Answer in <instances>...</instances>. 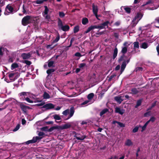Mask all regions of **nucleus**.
Listing matches in <instances>:
<instances>
[{"instance_id":"obj_11","label":"nucleus","mask_w":159,"mask_h":159,"mask_svg":"<svg viewBox=\"0 0 159 159\" xmlns=\"http://www.w3.org/2000/svg\"><path fill=\"white\" fill-rule=\"evenodd\" d=\"M98 25H91L89 27L87 30L85 31V33H88L91 30L95 29H98Z\"/></svg>"},{"instance_id":"obj_61","label":"nucleus","mask_w":159,"mask_h":159,"mask_svg":"<svg viewBox=\"0 0 159 159\" xmlns=\"http://www.w3.org/2000/svg\"><path fill=\"white\" fill-rule=\"evenodd\" d=\"M21 122L22 125H24L26 123V121L24 119H22L21 120Z\"/></svg>"},{"instance_id":"obj_10","label":"nucleus","mask_w":159,"mask_h":159,"mask_svg":"<svg viewBox=\"0 0 159 159\" xmlns=\"http://www.w3.org/2000/svg\"><path fill=\"white\" fill-rule=\"evenodd\" d=\"M93 12L97 18H98L97 13L98 11V9L97 6L93 4L92 5Z\"/></svg>"},{"instance_id":"obj_35","label":"nucleus","mask_w":159,"mask_h":159,"mask_svg":"<svg viewBox=\"0 0 159 159\" xmlns=\"http://www.w3.org/2000/svg\"><path fill=\"white\" fill-rule=\"evenodd\" d=\"M134 48H138L139 47V43L138 42H134Z\"/></svg>"},{"instance_id":"obj_1","label":"nucleus","mask_w":159,"mask_h":159,"mask_svg":"<svg viewBox=\"0 0 159 159\" xmlns=\"http://www.w3.org/2000/svg\"><path fill=\"white\" fill-rule=\"evenodd\" d=\"M75 112V111L74 110V107H71L70 110L67 109L64 111L62 112V114L65 116H66L68 114H69L67 118H66L65 120H67L70 118L71 117H72L74 115V114Z\"/></svg>"},{"instance_id":"obj_51","label":"nucleus","mask_w":159,"mask_h":159,"mask_svg":"<svg viewBox=\"0 0 159 159\" xmlns=\"http://www.w3.org/2000/svg\"><path fill=\"white\" fill-rule=\"evenodd\" d=\"M156 105V102H154L153 103L151 107H149L148 110H151V109H152L153 107H154Z\"/></svg>"},{"instance_id":"obj_25","label":"nucleus","mask_w":159,"mask_h":159,"mask_svg":"<svg viewBox=\"0 0 159 159\" xmlns=\"http://www.w3.org/2000/svg\"><path fill=\"white\" fill-rule=\"evenodd\" d=\"M88 22V20L87 18H84L82 19V23L83 25H86Z\"/></svg>"},{"instance_id":"obj_49","label":"nucleus","mask_w":159,"mask_h":159,"mask_svg":"<svg viewBox=\"0 0 159 159\" xmlns=\"http://www.w3.org/2000/svg\"><path fill=\"white\" fill-rule=\"evenodd\" d=\"M44 1V0H38L36 1V3L37 4H40L42 3Z\"/></svg>"},{"instance_id":"obj_47","label":"nucleus","mask_w":159,"mask_h":159,"mask_svg":"<svg viewBox=\"0 0 159 159\" xmlns=\"http://www.w3.org/2000/svg\"><path fill=\"white\" fill-rule=\"evenodd\" d=\"M124 9L126 12L128 13H129L130 12V9L129 7H125Z\"/></svg>"},{"instance_id":"obj_46","label":"nucleus","mask_w":159,"mask_h":159,"mask_svg":"<svg viewBox=\"0 0 159 159\" xmlns=\"http://www.w3.org/2000/svg\"><path fill=\"white\" fill-rule=\"evenodd\" d=\"M20 125H17L15 127L14 129H13V131H16L17 130H18L20 128Z\"/></svg>"},{"instance_id":"obj_64","label":"nucleus","mask_w":159,"mask_h":159,"mask_svg":"<svg viewBox=\"0 0 159 159\" xmlns=\"http://www.w3.org/2000/svg\"><path fill=\"white\" fill-rule=\"evenodd\" d=\"M132 91L134 93H137V91L136 89H133L132 90Z\"/></svg>"},{"instance_id":"obj_26","label":"nucleus","mask_w":159,"mask_h":159,"mask_svg":"<svg viewBox=\"0 0 159 159\" xmlns=\"http://www.w3.org/2000/svg\"><path fill=\"white\" fill-rule=\"evenodd\" d=\"M48 66L49 67L53 66L54 62L51 60H49L48 61Z\"/></svg>"},{"instance_id":"obj_6","label":"nucleus","mask_w":159,"mask_h":159,"mask_svg":"<svg viewBox=\"0 0 159 159\" xmlns=\"http://www.w3.org/2000/svg\"><path fill=\"white\" fill-rule=\"evenodd\" d=\"M9 77L11 81H14L18 77V73H11L9 74Z\"/></svg>"},{"instance_id":"obj_36","label":"nucleus","mask_w":159,"mask_h":159,"mask_svg":"<svg viewBox=\"0 0 159 159\" xmlns=\"http://www.w3.org/2000/svg\"><path fill=\"white\" fill-rule=\"evenodd\" d=\"M86 66V64L84 63H81L79 64V67L80 69H83Z\"/></svg>"},{"instance_id":"obj_23","label":"nucleus","mask_w":159,"mask_h":159,"mask_svg":"<svg viewBox=\"0 0 159 159\" xmlns=\"http://www.w3.org/2000/svg\"><path fill=\"white\" fill-rule=\"evenodd\" d=\"M108 111V110L107 108H105L100 113V115L101 116H102Z\"/></svg>"},{"instance_id":"obj_45","label":"nucleus","mask_w":159,"mask_h":159,"mask_svg":"<svg viewBox=\"0 0 159 159\" xmlns=\"http://www.w3.org/2000/svg\"><path fill=\"white\" fill-rule=\"evenodd\" d=\"M155 120V118L154 117H152L150 118V119L149 120H148L147 122H148V123L149 124V122L150 121H152V122H153Z\"/></svg>"},{"instance_id":"obj_30","label":"nucleus","mask_w":159,"mask_h":159,"mask_svg":"<svg viewBox=\"0 0 159 159\" xmlns=\"http://www.w3.org/2000/svg\"><path fill=\"white\" fill-rule=\"evenodd\" d=\"M60 127V126H53V127H51L50 129V131H52V130H54V129H59Z\"/></svg>"},{"instance_id":"obj_33","label":"nucleus","mask_w":159,"mask_h":159,"mask_svg":"<svg viewBox=\"0 0 159 159\" xmlns=\"http://www.w3.org/2000/svg\"><path fill=\"white\" fill-rule=\"evenodd\" d=\"M93 96L94 94L91 93L88 94L87 96V98L89 100H90L93 98Z\"/></svg>"},{"instance_id":"obj_40","label":"nucleus","mask_w":159,"mask_h":159,"mask_svg":"<svg viewBox=\"0 0 159 159\" xmlns=\"http://www.w3.org/2000/svg\"><path fill=\"white\" fill-rule=\"evenodd\" d=\"M5 4V1L4 0H0V7H2Z\"/></svg>"},{"instance_id":"obj_5","label":"nucleus","mask_w":159,"mask_h":159,"mask_svg":"<svg viewBox=\"0 0 159 159\" xmlns=\"http://www.w3.org/2000/svg\"><path fill=\"white\" fill-rule=\"evenodd\" d=\"M31 17L29 16L24 17L22 19V23L24 25H26L29 24L30 22Z\"/></svg>"},{"instance_id":"obj_54","label":"nucleus","mask_w":159,"mask_h":159,"mask_svg":"<svg viewBox=\"0 0 159 159\" xmlns=\"http://www.w3.org/2000/svg\"><path fill=\"white\" fill-rule=\"evenodd\" d=\"M116 76V75H111L109 78V79H108L109 81H111L113 78H114Z\"/></svg>"},{"instance_id":"obj_12","label":"nucleus","mask_w":159,"mask_h":159,"mask_svg":"<svg viewBox=\"0 0 159 159\" xmlns=\"http://www.w3.org/2000/svg\"><path fill=\"white\" fill-rule=\"evenodd\" d=\"M123 97L118 96L115 97V99L118 103L120 104L124 100L123 98Z\"/></svg>"},{"instance_id":"obj_59","label":"nucleus","mask_w":159,"mask_h":159,"mask_svg":"<svg viewBox=\"0 0 159 159\" xmlns=\"http://www.w3.org/2000/svg\"><path fill=\"white\" fill-rule=\"evenodd\" d=\"M120 21H117V22H116L115 23L114 25H115L118 26H119L120 25Z\"/></svg>"},{"instance_id":"obj_9","label":"nucleus","mask_w":159,"mask_h":159,"mask_svg":"<svg viewBox=\"0 0 159 159\" xmlns=\"http://www.w3.org/2000/svg\"><path fill=\"white\" fill-rule=\"evenodd\" d=\"M109 23V22L108 21L105 22L100 25H98V29H99V30H101L104 29L105 28V26H107L108 25Z\"/></svg>"},{"instance_id":"obj_7","label":"nucleus","mask_w":159,"mask_h":159,"mask_svg":"<svg viewBox=\"0 0 159 159\" xmlns=\"http://www.w3.org/2000/svg\"><path fill=\"white\" fill-rule=\"evenodd\" d=\"M54 107V106L53 104L51 103H48L43 105L42 107L47 109H52Z\"/></svg>"},{"instance_id":"obj_34","label":"nucleus","mask_w":159,"mask_h":159,"mask_svg":"<svg viewBox=\"0 0 159 159\" xmlns=\"http://www.w3.org/2000/svg\"><path fill=\"white\" fill-rule=\"evenodd\" d=\"M76 138L77 140H83L85 138V136H81V137H78L77 136H76L75 137Z\"/></svg>"},{"instance_id":"obj_39","label":"nucleus","mask_w":159,"mask_h":159,"mask_svg":"<svg viewBox=\"0 0 159 159\" xmlns=\"http://www.w3.org/2000/svg\"><path fill=\"white\" fill-rule=\"evenodd\" d=\"M54 71L55 70L53 69H48V70H47V73L49 75L51 73Z\"/></svg>"},{"instance_id":"obj_62","label":"nucleus","mask_w":159,"mask_h":159,"mask_svg":"<svg viewBox=\"0 0 159 159\" xmlns=\"http://www.w3.org/2000/svg\"><path fill=\"white\" fill-rule=\"evenodd\" d=\"M80 69H81L80 68H77L76 69V70H75V72L76 73H78V72H79L80 71Z\"/></svg>"},{"instance_id":"obj_55","label":"nucleus","mask_w":159,"mask_h":159,"mask_svg":"<svg viewBox=\"0 0 159 159\" xmlns=\"http://www.w3.org/2000/svg\"><path fill=\"white\" fill-rule=\"evenodd\" d=\"M44 133L43 132H40L39 133V137H43V136L44 135Z\"/></svg>"},{"instance_id":"obj_4","label":"nucleus","mask_w":159,"mask_h":159,"mask_svg":"<svg viewBox=\"0 0 159 159\" xmlns=\"http://www.w3.org/2000/svg\"><path fill=\"white\" fill-rule=\"evenodd\" d=\"M14 11L13 8L10 4H8L5 8V11L4 12L5 15H8L13 13Z\"/></svg>"},{"instance_id":"obj_20","label":"nucleus","mask_w":159,"mask_h":159,"mask_svg":"<svg viewBox=\"0 0 159 159\" xmlns=\"http://www.w3.org/2000/svg\"><path fill=\"white\" fill-rule=\"evenodd\" d=\"M125 144L126 146H130L132 145L133 143L130 140L128 139L126 140Z\"/></svg>"},{"instance_id":"obj_16","label":"nucleus","mask_w":159,"mask_h":159,"mask_svg":"<svg viewBox=\"0 0 159 159\" xmlns=\"http://www.w3.org/2000/svg\"><path fill=\"white\" fill-rule=\"evenodd\" d=\"M60 29H61L63 31H66L69 30L70 29V27L68 25H63Z\"/></svg>"},{"instance_id":"obj_29","label":"nucleus","mask_w":159,"mask_h":159,"mask_svg":"<svg viewBox=\"0 0 159 159\" xmlns=\"http://www.w3.org/2000/svg\"><path fill=\"white\" fill-rule=\"evenodd\" d=\"M43 97L44 99H48L50 98L49 95L46 92H44L43 95Z\"/></svg>"},{"instance_id":"obj_3","label":"nucleus","mask_w":159,"mask_h":159,"mask_svg":"<svg viewBox=\"0 0 159 159\" xmlns=\"http://www.w3.org/2000/svg\"><path fill=\"white\" fill-rule=\"evenodd\" d=\"M44 8L45 9L43 13V16L46 19L48 20L50 18V16L48 15L50 14L52 12L53 10L52 9L48 8L46 6H44Z\"/></svg>"},{"instance_id":"obj_31","label":"nucleus","mask_w":159,"mask_h":159,"mask_svg":"<svg viewBox=\"0 0 159 159\" xmlns=\"http://www.w3.org/2000/svg\"><path fill=\"white\" fill-rule=\"evenodd\" d=\"M127 47H123L122 48V50L121 51V52L123 54H124L127 52Z\"/></svg>"},{"instance_id":"obj_37","label":"nucleus","mask_w":159,"mask_h":159,"mask_svg":"<svg viewBox=\"0 0 159 159\" xmlns=\"http://www.w3.org/2000/svg\"><path fill=\"white\" fill-rule=\"evenodd\" d=\"M58 24L59 28V29H60L61 28V27L63 25L62 21H61V20H59Z\"/></svg>"},{"instance_id":"obj_41","label":"nucleus","mask_w":159,"mask_h":159,"mask_svg":"<svg viewBox=\"0 0 159 159\" xmlns=\"http://www.w3.org/2000/svg\"><path fill=\"white\" fill-rule=\"evenodd\" d=\"M141 103V101L140 100H139L137 101V104L135 106V108H137L139 106H140Z\"/></svg>"},{"instance_id":"obj_63","label":"nucleus","mask_w":159,"mask_h":159,"mask_svg":"<svg viewBox=\"0 0 159 159\" xmlns=\"http://www.w3.org/2000/svg\"><path fill=\"white\" fill-rule=\"evenodd\" d=\"M157 50L158 53V55L159 56V45H158L157 47Z\"/></svg>"},{"instance_id":"obj_43","label":"nucleus","mask_w":159,"mask_h":159,"mask_svg":"<svg viewBox=\"0 0 159 159\" xmlns=\"http://www.w3.org/2000/svg\"><path fill=\"white\" fill-rule=\"evenodd\" d=\"M59 16L61 18L65 16V14L64 12H59Z\"/></svg>"},{"instance_id":"obj_57","label":"nucleus","mask_w":159,"mask_h":159,"mask_svg":"<svg viewBox=\"0 0 159 159\" xmlns=\"http://www.w3.org/2000/svg\"><path fill=\"white\" fill-rule=\"evenodd\" d=\"M31 143H33L32 142V140H29L26 142V144H29Z\"/></svg>"},{"instance_id":"obj_60","label":"nucleus","mask_w":159,"mask_h":159,"mask_svg":"<svg viewBox=\"0 0 159 159\" xmlns=\"http://www.w3.org/2000/svg\"><path fill=\"white\" fill-rule=\"evenodd\" d=\"M114 36L116 38H118L119 37V34L117 33H115Z\"/></svg>"},{"instance_id":"obj_48","label":"nucleus","mask_w":159,"mask_h":159,"mask_svg":"<svg viewBox=\"0 0 159 159\" xmlns=\"http://www.w3.org/2000/svg\"><path fill=\"white\" fill-rule=\"evenodd\" d=\"M118 124L119 125V126L121 127H125V125L121 122H118Z\"/></svg>"},{"instance_id":"obj_22","label":"nucleus","mask_w":159,"mask_h":159,"mask_svg":"<svg viewBox=\"0 0 159 159\" xmlns=\"http://www.w3.org/2000/svg\"><path fill=\"white\" fill-rule=\"evenodd\" d=\"M60 39V35L59 33H57V36L56 39L53 41L52 43H54L57 42Z\"/></svg>"},{"instance_id":"obj_8","label":"nucleus","mask_w":159,"mask_h":159,"mask_svg":"<svg viewBox=\"0 0 159 159\" xmlns=\"http://www.w3.org/2000/svg\"><path fill=\"white\" fill-rule=\"evenodd\" d=\"M115 112L116 113L122 115L125 112V110L123 108H120L119 107H116L115 108Z\"/></svg>"},{"instance_id":"obj_17","label":"nucleus","mask_w":159,"mask_h":159,"mask_svg":"<svg viewBox=\"0 0 159 159\" xmlns=\"http://www.w3.org/2000/svg\"><path fill=\"white\" fill-rule=\"evenodd\" d=\"M118 53V49L116 47H115L113 51V59H115Z\"/></svg>"},{"instance_id":"obj_28","label":"nucleus","mask_w":159,"mask_h":159,"mask_svg":"<svg viewBox=\"0 0 159 159\" xmlns=\"http://www.w3.org/2000/svg\"><path fill=\"white\" fill-rule=\"evenodd\" d=\"M148 122L147 121L145 123V124L142 127L141 126H139V127H141L142 128V130H141L142 132H143L144 130L145 129L147 125L148 124Z\"/></svg>"},{"instance_id":"obj_15","label":"nucleus","mask_w":159,"mask_h":159,"mask_svg":"<svg viewBox=\"0 0 159 159\" xmlns=\"http://www.w3.org/2000/svg\"><path fill=\"white\" fill-rule=\"evenodd\" d=\"M42 138V137H40L39 136L34 137L33 139H32V142L35 143L36 142L39 141Z\"/></svg>"},{"instance_id":"obj_56","label":"nucleus","mask_w":159,"mask_h":159,"mask_svg":"<svg viewBox=\"0 0 159 159\" xmlns=\"http://www.w3.org/2000/svg\"><path fill=\"white\" fill-rule=\"evenodd\" d=\"M89 101H88V100L85 101L82 103V105H84L87 104L88 103H89Z\"/></svg>"},{"instance_id":"obj_32","label":"nucleus","mask_w":159,"mask_h":159,"mask_svg":"<svg viewBox=\"0 0 159 159\" xmlns=\"http://www.w3.org/2000/svg\"><path fill=\"white\" fill-rule=\"evenodd\" d=\"M53 118L56 120H60L61 119V118L59 115L55 114L53 116Z\"/></svg>"},{"instance_id":"obj_18","label":"nucleus","mask_w":159,"mask_h":159,"mask_svg":"<svg viewBox=\"0 0 159 159\" xmlns=\"http://www.w3.org/2000/svg\"><path fill=\"white\" fill-rule=\"evenodd\" d=\"M140 48L143 49H146L148 47V43L144 42L142 43L140 45Z\"/></svg>"},{"instance_id":"obj_2","label":"nucleus","mask_w":159,"mask_h":159,"mask_svg":"<svg viewBox=\"0 0 159 159\" xmlns=\"http://www.w3.org/2000/svg\"><path fill=\"white\" fill-rule=\"evenodd\" d=\"M143 15L142 14L138 13L133 20L131 23L132 27H134L138 23L139 21L142 18Z\"/></svg>"},{"instance_id":"obj_27","label":"nucleus","mask_w":159,"mask_h":159,"mask_svg":"<svg viewBox=\"0 0 159 159\" xmlns=\"http://www.w3.org/2000/svg\"><path fill=\"white\" fill-rule=\"evenodd\" d=\"M18 65L17 63H14L11 66V68L12 70L18 67Z\"/></svg>"},{"instance_id":"obj_44","label":"nucleus","mask_w":159,"mask_h":159,"mask_svg":"<svg viewBox=\"0 0 159 159\" xmlns=\"http://www.w3.org/2000/svg\"><path fill=\"white\" fill-rule=\"evenodd\" d=\"M25 100L28 102L30 103H32L33 102V101L32 100H30L29 98L26 97L25 99Z\"/></svg>"},{"instance_id":"obj_52","label":"nucleus","mask_w":159,"mask_h":159,"mask_svg":"<svg viewBox=\"0 0 159 159\" xmlns=\"http://www.w3.org/2000/svg\"><path fill=\"white\" fill-rule=\"evenodd\" d=\"M24 63L28 65H30L31 64V62L27 60H25L24 61Z\"/></svg>"},{"instance_id":"obj_38","label":"nucleus","mask_w":159,"mask_h":159,"mask_svg":"<svg viewBox=\"0 0 159 159\" xmlns=\"http://www.w3.org/2000/svg\"><path fill=\"white\" fill-rule=\"evenodd\" d=\"M79 26H76L75 27L74 29V32L75 33L79 31Z\"/></svg>"},{"instance_id":"obj_24","label":"nucleus","mask_w":159,"mask_h":159,"mask_svg":"<svg viewBox=\"0 0 159 159\" xmlns=\"http://www.w3.org/2000/svg\"><path fill=\"white\" fill-rule=\"evenodd\" d=\"M30 93L27 92H22L21 93H20L19 94V95L21 96H28L29 95Z\"/></svg>"},{"instance_id":"obj_13","label":"nucleus","mask_w":159,"mask_h":159,"mask_svg":"<svg viewBox=\"0 0 159 159\" xmlns=\"http://www.w3.org/2000/svg\"><path fill=\"white\" fill-rule=\"evenodd\" d=\"M31 54L30 53H23L21 54V57L24 59H28L31 57Z\"/></svg>"},{"instance_id":"obj_53","label":"nucleus","mask_w":159,"mask_h":159,"mask_svg":"<svg viewBox=\"0 0 159 159\" xmlns=\"http://www.w3.org/2000/svg\"><path fill=\"white\" fill-rule=\"evenodd\" d=\"M75 56L76 57H81L83 55H81V54L78 52H76L75 54Z\"/></svg>"},{"instance_id":"obj_58","label":"nucleus","mask_w":159,"mask_h":159,"mask_svg":"<svg viewBox=\"0 0 159 159\" xmlns=\"http://www.w3.org/2000/svg\"><path fill=\"white\" fill-rule=\"evenodd\" d=\"M3 48H0V55H2L3 54L2 50Z\"/></svg>"},{"instance_id":"obj_14","label":"nucleus","mask_w":159,"mask_h":159,"mask_svg":"<svg viewBox=\"0 0 159 159\" xmlns=\"http://www.w3.org/2000/svg\"><path fill=\"white\" fill-rule=\"evenodd\" d=\"M71 126V125L70 123H67L62 126H60V129H67L69 128Z\"/></svg>"},{"instance_id":"obj_19","label":"nucleus","mask_w":159,"mask_h":159,"mask_svg":"<svg viewBox=\"0 0 159 159\" xmlns=\"http://www.w3.org/2000/svg\"><path fill=\"white\" fill-rule=\"evenodd\" d=\"M126 66V64L125 61H123L121 65V74L124 71Z\"/></svg>"},{"instance_id":"obj_21","label":"nucleus","mask_w":159,"mask_h":159,"mask_svg":"<svg viewBox=\"0 0 159 159\" xmlns=\"http://www.w3.org/2000/svg\"><path fill=\"white\" fill-rule=\"evenodd\" d=\"M153 4V2L152 0H149L148 2H147L146 3L143 4L141 5V7L142 8H143L144 6H146L148 4H150V5H152Z\"/></svg>"},{"instance_id":"obj_50","label":"nucleus","mask_w":159,"mask_h":159,"mask_svg":"<svg viewBox=\"0 0 159 159\" xmlns=\"http://www.w3.org/2000/svg\"><path fill=\"white\" fill-rule=\"evenodd\" d=\"M45 102H41L40 103L36 104V105L38 106H41L44 105Z\"/></svg>"},{"instance_id":"obj_42","label":"nucleus","mask_w":159,"mask_h":159,"mask_svg":"<svg viewBox=\"0 0 159 159\" xmlns=\"http://www.w3.org/2000/svg\"><path fill=\"white\" fill-rule=\"evenodd\" d=\"M139 127L137 126L133 129L132 131L133 133H136L138 131Z\"/></svg>"}]
</instances>
